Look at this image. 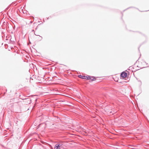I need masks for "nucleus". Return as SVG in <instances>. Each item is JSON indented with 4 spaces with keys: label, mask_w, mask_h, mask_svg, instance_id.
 Returning a JSON list of instances; mask_svg holds the SVG:
<instances>
[{
    "label": "nucleus",
    "mask_w": 149,
    "mask_h": 149,
    "mask_svg": "<svg viewBox=\"0 0 149 149\" xmlns=\"http://www.w3.org/2000/svg\"><path fill=\"white\" fill-rule=\"evenodd\" d=\"M78 77H79L83 79H91V77L90 76L87 77V76H83L81 75H79Z\"/></svg>",
    "instance_id": "f257e3e1"
},
{
    "label": "nucleus",
    "mask_w": 149,
    "mask_h": 149,
    "mask_svg": "<svg viewBox=\"0 0 149 149\" xmlns=\"http://www.w3.org/2000/svg\"><path fill=\"white\" fill-rule=\"evenodd\" d=\"M62 146V144L60 143L56 144L54 147V149H60V147Z\"/></svg>",
    "instance_id": "f03ea898"
},
{
    "label": "nucleus",
    "mask_w": 149,
    "mask_h": 149,
    "mask_svg": "<svg viewBox=\"0 0 149 149\" xmlns=\"http://www.w3.org/2000/svg\"><path fill=\"white\" fill-rule=\"evenodd\" d=\"M127 74L126 73L124 72H123L121 74L120 76L122 77L123 78H125L127 77Z\"/></svg>",
    "instance_id": "7ed1b4c3"
},
{
    "label": "nucleus",
    "mask_w": 149,
    "mask_h": 149,
    "mask_svg": "<svg viewBox=\"0 0 149 149\" xmlns=\"http://www.w3.org/2000/svg\"><path fill=\"white\" fill-rule=\"evenodd\" d=\"M95 80V79L94 78H93V79L92 80Z\"/></svg>",
    "instance_id": "20e7f679"
}]
</instances>
